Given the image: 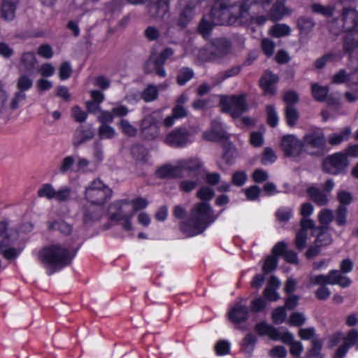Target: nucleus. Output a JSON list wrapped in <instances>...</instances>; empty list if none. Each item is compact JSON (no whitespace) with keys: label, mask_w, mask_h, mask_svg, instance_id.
Wrapping results in <instances>:
<instances>
[{"label":"nucleus","mask_w":358,"mask_h":358,"mask_svg":"<svg viewBox=\"0 0 358 358\" xmlns=\"http://www.w3.org/2000/svg\"><path fill=\"white\" fill-rule=\"evenodd\" d=\"M129 203L131 205L130 209L132 211L133 215H134L136 212L146 208L149 204L148 201L143 197H138L134 199H129Z\"/></svg>","instance_id":"49530a36"},{"label":"nucleus","mask_w":358,"mask_h":358,"mask_svg":"<svg viewBox=\"0 0 358 358\" xmlns=\"http://www.w3.org/2000/svg\"><path fill=\"white\" fill-rule=\"evenodd\" d=\"M351 280L346 275L338 270H331L328 275H314L309 278V287L321 285L315 292L317 298L320 300H327L331 295V292L326 285H338L341 287H348Z\"/></svg>","instance_id":"0eeeda50"},{"label":"nucleus","mask_w":358,"mask_h":358,"mask_svg":"<svg viewBox=\"0 0 358 358\" xmlns=\"http://www.w3.org/2000/svg\"><path fill=\"white\" fill-rule=\"evenodd\" d=\"M48 228L50 230H59L62 234L71 235L70 244L77 245L76 243L80 240L81 233L77 230L73 231L72 226L62 220H50L48 222ZM80 243L78 245L80 247Z\"/></svg>","instance_id":"f3484780"},{"label":"nucleus","mask_w":358,"mask_h":358,"mask_svg":"<svg viewBox=\"0 0 358 358\" xmlns=\"http://www.w3.org/2000/svg\"><path fill=\"white\" fill-rule=\"evenodd\" d=\"M78 245L53 243L43 248L38 254V260L46 269L48 275L68 266L77 252Z\"/></svg>","instance_id":"7ed1b4c3"},{"label":"nucleus","mask_w":358,"mask_h":358,"mask_svg":"<svg viewBox=\"0 0 358 358\" xmlns=\"http://www.w3.org/2000/svg\"><path fill=\"white\" fill-rule=\"evenodd\" d=\"M193 76L194 71L192 69L187 67L182 68L178 72L177 82L180 85H183L191 80Z\"/></svg>","instance_id":"603ef678"},{"label":"nucleus","mask_w":358,"mask_h":358,"mask_svg":"<svg viewBox=\"0 0 358 358\" xmlns=\"http://www.w3.org/2000/svg\"><path fill=\"white\" fill-rule=\"evenodd\" d=\"M115 134V129L107 124H101L99 128V136L101 138L111 139Z\"/></svg>","instance_id":"4d7b16f0"},{"label":"nucleus","mask_w":358,"mask_h":358,"mask_svg":"<svg viewBox=\"0 0 358 358\" xmlns=\"http://www.w3.org/2000/svg\"><path fill=\"white\" fill-rule=\"evenodd\" d=\"M277 264L278 257L274 255H269L265 259L262 269L265 273H268L275 269Z\"/></svg>","instance_id":"e2e57ef3"},{"label":"nucleus","mask_w":358,"mask_h":358,"mask_svg":"<svg viewBox=\"0 0 358 358\" xmlns=\"http://www.w3.org/2000/svg\"><path fill=\"white\" fill-rule=\"evenodd\" d=\"M255 329L260 336H267L271 340L287 343L292 338V334L285 327L275 328L266 322H261L255 325Z\"/></svg>","instance_id":"ddd939ff"},{"label":"nucleus","mask_w":358,"mask_h":358,"mask_svg":"<svg viewBox=\"0 0 358 358\" xmlns=\"http://www.w3.org/2000/svg\"><path fill=\"white\" fill-rule=\"evenodd\" d=\"M180 173L183 171H189L196 173L203 166V163L198 157L182 159L178 161Z\"/></svg>","instance_id":"bb28decb"},{"label":"nucleus","mask_w":358,"mask_h":358,"mask_svg":"<svg viewBox=\"0 0 358 358\" xmlns=\"http://www.w3.org/2000/svg\"><path fill=\"white\" fill-rule=\"evenodd\" d=\"M292 31L289 26L286 24H276L271 27L268 34L275 38H280L289 36Z\"/></svg>","instance_id":"c9c22d12"},{"label":"nucleus","mask_w":358,"mask_h":358,"mask_svg":"<svg viewBox=\"0 0 358 358\" xmlns=\"http://www.w3.org/2000/svg\"><path fill=\"white\" fill-rule=\"evenodd\" d=\"M353 197L350 192L345 190H340L337 193V200L340 206L350 205L352 201Z\"/></svg>","instance_id":"338daca9"},{"label":"nucleus","mask_w":358,"mask_h":358,"mask_svg":"<svg viewBox=\"0 0 358 358\" xmlns=\"http://www.w3.org/2000/svg\"><path fill=\"white\" fill-rule=\"evenodd\" d=\"M157 88L153 85H148V87L141 92V99H143L145 102H150L155 100L157 98Z\"/></svg>","instance_id":"8fccbe9b"},{"label":"nucleus","mask_w":358,"mask_h":358,"mask_svg":"<svg viewBox=\"0 0 358 358\" xmlns=\"http://www.w3.org/2000/svg\"><path fill=\"white\" fill-rule=\"evenodd\" d=\"M83 222L90 226L101 220L104 214L103 206L90 204L83 207Z\"/></svg>","instance_id":"6ab92c4d"},{"label":"nucleus","mask_w":358,"mask_h":358,"mask_svg":"<svg viewBox=\"0 0 358 358\" xmlns=\"http://www.w3.org/2000/svg\"><path fill=\"white\" fill-rule=\"evenodd\" d=\"M132 154L136 162L139 164L147 162L149 159V156L147 150L141 146H137L132 150Z\"/></svg>","instance_id":"de8ad7c7"},{"label":"nucleus","mask_w":358,"mask_h":358,"mask_svg":"<svg viewBox=\"0 0 358 358\" xmlns=\"http://www.w3.org/2000/svg\"><path fill=\"white\" fill-rule=\"evenodd\" d=\"M38 63L35 53L24 52L20 57V66L26 71H32Z\"/></svg>","instance_id":"c85d7f7f"},{"label":"nucleus","mask_w":358,"mask_h":358,"mask_svg":"<svg viewBox=\"0 0 358 358\" xmlns=\"http://www.w3.org/2000/svg\"><path fill=\"white\" fill-rule=\"evenodd\" d=\"M287 313L285 307H278L272 312V320L276 324H280L285 322Z\"/></svg>","instance_id":"6e6d98bb"},{"label":"nucleus","mask_w":358,"mask_h":358,"mask_svg":"<svg viewBox=\"0 0 358 358\" xmlns=\"http://www.w3.org/2000/svg\"><path fill=\"white\" fill-rule=\"evenodd\" d=\"M117 127L123 134L128 136H135L137 134V128L126 119H121L117 123Z\"/></svg>","instance_id":"a19ab883"},{"label":"nucleus","mask_w":358,"mask_h":358,"mask_svg":"<svg viewBox=\"0 0 358 358\" xmlns=\"http://www.w3.org/2000/svg\"><path fill=\"white\" fill-rule=\"evenodd\" d=\"M27 95L26 93L22 91L15 92L9 103V106L12 110H16L20 107L26 101Z\"/></svg>","instance_id":"79ce46f5"},{"label":"nucleus","mask_w":358,"mask_h":358,"mask_svg":"<svg viewBox=\"0 0 358 358\" xmlns=\"http://www.w3.org/2000/svg\"><path fill=\"white\" fill-rule=\"evenodd\" d=\"M278 80V77L271 72L266 71L260 80V85L267 94H274L276 89L275 85Z\"/></svg>","instance_id":"b1692460"},{"label":"nucleus","mask_w":358,"mask_h":358,"mask_svg":"<svg viewBox=\"0 0 358 358\" xmlns=\"http://www.w3.org/2000/svg\"><path fill=\"white\" fill-rule=\"evenodd\" d=\"M249 310L245 299H241L229 309V319L234 324H240L248 318Z\"/></svg>","instance_id":"a211bd4d"},{"label":"nucleus","mask_w":358,"mask_h":358,"mask_svg":"<svg viewBox=\"0 0 358 358\" xmlns=\"http://www.w3.org/2000/svg\"><path fill=\"white\" fill-rule=\"evenodd\" d=\"M156 174L158 177L162 178L179 177L181 176L178 163L176 166L167 164L158 169Z\"/></svg>","instance_id":"2f4dec72"},{"label":"nucleus","mask_w":358,"mask_h":358,"mask_svg":"<svg viewBox=\"0 0 358 358\" xmlns=\"http://www.w3.org/2000/svg\"><path fill=\"white\" fill-rule=\"evenodd\" d=\"M19 0H2L1 16L6 21H12L15 17Z\"/></svg>","instance_id":"a878e982"},{"label":"nucleus","mask_w":358,"mask_h":358,"mask_svg":"<svg viewBox=\"0 0 358 358\" xmlns=\"http://www.w3.org/2000/svg\"><path fill=\"white\" fill-rule=\"evenodd\" d=\"M285 1L276 0L268 11L272 0H216L210 14L203 16L199 31L206 38L215 25H263L268 19L280 20L291 14Z\"/></svg>","instance_id":"f257e3e1"},{"label":"nucleus","mask_w":358,"mask_h":358,"mask_svg":"<svg viewBox=\"0 0 358 358\" xmlns=\"http://www.w3.org/2000/svg\"><path fill=\"white\" fill-rule=\"evenodd\" d=\"M84 196L91 204L104 206L111 199L113 191L102 180L96 179L85 187Z\"/></svg>","instance_id":"6e6552de"},{"label":"nucleus","mask_w":358,"mask_h":358,"mask_svg":"<svg viewBox=\"0 0 358 358\" xmlns=\"http://www.w3.org/2000/svg\"><path fill=\"white\" fill-rule=\"evenodd\" d=\"M162 65L163 64L158 65L157 62L154 60V55H152L148 60L145 62L144 69L147 73L155 71L157 76L164 78L166 76V73Z\"/></svg>","instance_id":"72a5a7b5"},{"label":"nucleus","mask_w":358,"mask_h":358,"mask_svg":"<svg viewBox=\"0 0 358 358\" xmlns=\"http://www.w3.org/2000/svg\"><path fill=\"white\" fill-rule=\"evenodd\" d=\"M228 52V49L226 47L220 49L215 50V47L210 45L208 48H203L199 50L198 54V58L203 61H211L217 58L222 57L225 55Z\"/></svg>","instance_id":"4be33fe9"},{"label":"nucleus","mask_w":358,"mask_h":358,"mask_svg":"<svg viewBox=\"0 0 358 358\" xmlns=\"http://www.w3.org/2000/svg\"><path fill=\"white\" fill-rule=\"evenodd\" d=\"M313 232L317 233V238L315 239V244L317 246H324L330 244L332 241L331 234L328 231V229L315 227L313 229Z\"/></svg>","instance_id":"c756f323"},{"label":"nucleus","mask_w":358,"mask_h":358,"mask_svg":"<svg viewBox=\"0 0 358 358\" xmlns=\"http://www.w3.org/2000/svg\"><path fill=\"white\" fill-rule=\"evenodd\" d=\"M8 92L6 89L3 83L0 80V115L4 113L7 108Z\"/></svg>","instance_id":"5fc2aeb1"},{"label":"nucleus","mask_w":358,"mask_h":358,"mask_svg":"<svg viewBox=\"0 0 358 358\" xmlns=\"http://www.w3.org/2000/svg\"><path fill=\"white\" fill-rule=\"evenodd\" d=\"M350 164L344 152H338L327 156L323 161V169L325 172L337 176L346 173Z\"/></svg>","instance_id":"f8f14e48"},{"label":"nucleus","mask_w":358,"mask_h":358,"mask_svg":"<svg viewBox=\"0 0 358 358\" xmlns=\"http://www.w3.org/2000/svg\"><path fill=\"white\" fill-rule=\"evenodd\" d=\"M75 162V159L72 156L65 157L60 162L59 166V171L60 173L64 174L67 173L72 168Z\"/></svg>","instance_id":"774afa93"},{"label":"nucleus","mask_w":358,"mask_h":358,"mask_svg":"<svg viewBox=\"0 0 358 358\" xmlns=\"http://www.w3.org/2000/svg\"><path fill=\"white\" fill-rule=\"evenodd\" d=\"M297 26L301 35L308 34L314 27L315 22L310 17H301L297 21Z\"/></svg>","instance_id":"4c0bfd02"},{"label":"nucleus","mask_w":358,"mask_h":358,"mask_svg":"<svg viewBox=\"0 0 358 358\" xmlns=\"http://www.w3.org/2000/svg\"><path fill=\"white\" fill-rule=\"evenodd\" d=\"M214 99H219L221 110L224 113H229L234 118L240 117L247 110L245 96H214Z\"/></svg>","instance_id":"9d476101"},{"label":"nucleus","mask_w":358,"mask_h":358,"mask_svg":"<svg viewBox=\"0 0 358 358\" xmlns=\"http://www.w3.org/2000/svg\"><path fill=\"white\" fill-rule=\"evenodd\" d=\"M311 349L308 352V357L313 358H322L321 350L322 342L318 338H314L311 342Z\"/></svg>","instance_id":"09e8293b"},{"label":"nucleus","mask_w":358,"mask_h":358,"mask_svg":"<svg viewBox=\"0 0 358 358\" xmlns=\"http://www.w3.org/2000/svg\"><path fill=\"white\" fill-rule=\"evenodd\" d=\"M222 136V124L218 120L212 122L209 131L203 133V138L208 141H217Z\"/></svg>","instance_id":"7c9ffc66"},{"label":"nucleus","mask_w":358,"mask_h":358,"mask_svg":"<svg viewBox=\"0 0 358 358\" xmlns=\"http://www.w3.org/2000/svg\"><path fill=\"white\" fill-rule=\"evenodd\" d=\"M356 0H340L333 5L324 6L319 3L312 6L315 13L329 17L341 13V18L329 22L330 31L338 34L344 31L343 49L347 53H352L358 48V11L355 8Z\"/></svg>","instance_id":"f03ea898"},{"label":"nucleus","mask_w":358,"mask_h":358,"mask_svg":"<svg viewBox=\"0 0 358 358\" xmlns=\"http://www.w3.org/2000/svg\"><path fill=\"white\" fill-rule=\"evenodd\" d=\"M307 193L309 197L318 206H325L329 203L328 195L317 187H310Z\"/></svg>","instance_id":"cd10ccee"},{"label":"nucleus","mask_w":358,"mask_h":358,"mask_svg":"<svg viewBox=\"0 0 358 358\" xmlns=\"http://www.w3.org/2000/svg\"><path fill=\"white\" fill-rule=\"evenodd\" d=\"M326 146L324 134L320 129H316L305 134L303 147L311 155H321Z\"/></svg>","instance_id":"9b49d317"},{"label":"nucleus","mask_w":358,"mask_h":358,"mask_svg":"<svg viewBox=\"0 0 358 358\" xmlns=\"http://www.w3.org/2000/svg\"><path fill=\"white\" fill-rule=\"evenodd\" d=\"M162 117V110L152 112L145 116L141 123V132L146 139L155 138L159 134V124Z\"/></svg>","instance_id":"4468645a"},{"label":"nucleus","mask_w":358,"mask_h":358,"mask_svg":"<svg viewBox=\"0 0 358 358\" xmlns=\"http://www.w3.org/2000/svg\"><path fill=\"white\" fill-rule=\"evenodd\" d=\"M329 92L327 87L321 86L317 83L312 85V94L314 99L318 101H324Z\"/></svg>","instance_id":"c03bdc74"},{"label":"nucleus","mask_w":358,"mask_h":358,"mask_svg":"<svg viewBox=\"0 0 358 358\" xmlns=\"http://www.w3.org/2000/svg\"><path fill=\"white\" fill-rule=\"evenodd\" d=\"M55 193V188L50 183L43 184L38 189V196L41 198H45L48 200H53Z\"/></svg>","instance_id":"37998d69"},{"label":"nucleus","mask_w":358,"mask_h":358,"mask_svg":"<svg viewBox=\"0 0 358 358\" xmlns=\"http://www.w3.org/2000/svg\"><path fill=\"white\" fill-rule=\"evenodd\" d=\"M277 159L275 152L270 148L264 149L261 162L263 165L267 166L273 164Z\"/></svg>","instance_id":"bf43d9fd"},{"label":"nucleus","mask_w":358,"mask_h":358,"mask_svg":"<svg viewBox=\"0 0 358 358\" xmlns=\"http://www.w3.org/2000/svg\"><path fill=\"white\" fill-rule=\"evenodd\" d=\"M277 219L281 222H287L292 217L293 211L291 208L281 207L276 211Z\"/></svg>","instance_id":"680f3d73"},{"label":"nucleus","mask_w":358,"mask_h":358,"mask_svg":"<svg viewBox=\"0 0 358 358\" xmlns=\"http://www.w3.org/2000/svg\"><path fill=\"white\" fill-rule=\"evenodd\" d=\"M280 286V281L275 276L271 277L264 290V296L270 301H276L280 299L277 289Z\"/></svg>","instance_id":"5701e85b"},{"label":"nucleus","mask_w":358,"mask_h":358,"mask_svg":"<svg viewBox=\"0 0 358 358\" xmlns=\"http://www.w3.org/2000/svg\"><path fill=\"white\" fill-rule=\"evenodd\" d=\"M199 3V0H190L187 2L178 20V23L180 26L185 27L190 20H192L195 15V9Z\"/></svg>","instance_id":"393cba45"},{"label":"nucleus","mask_w":358,"mask_h":358,"mask_svg":"<svg viewBox=\"0 0 358 358\" xmlns=\"http://www.w3.org/2000/svg\"><path fill=\"white\" fill-rule=\"evenodd\" d=\"M351 134V129L345 127L340 133L333 134L328 136V141L331 145H340L342 142L347 141Z\"/></svg>","instance_id":"f704fd0d"},{"label":"nucleus","mask_w":358,"mask_h":358,"mask_svg":"<svg viewBox=\"0 0 358 358\" xmlns=\"http://www.w3.org/2000/svg\"><path fill=\"white\" fill-rule=\"evenodd\" d=\"M24 247V241L18 231L0 222V255L7 260H13L20 255Z\"/></svg>","instance_id":"39448f33"},{"label":"nucleus","mask_w":358,"mask_h":358,"mask_svg":"<svg viewBox=\"0 0 358 358\" xmlns=\"http://www.w3.org/2000/svg\"><path fill=\"white\" fill-rule=\"evenodd\" d=\"M94 136V130L92 126L80 125L73 134L72 143L75 147H79Z\"/></svg>","instance_id":"aec40b11"},{"label":"nucleus","mask_w":358,"mask_h":358,"mask_svg":"<svg viewBox=\"0 0 358 358\" xmlns=\"http://www.w3.org/2000/svg\"><path fill=\"white\" fill-rule=\"evenodd\" d=\"M336 58L340 59L341 58V55L340 54L337 55V53L335 52L327 53L323 57L317 59L315 61V66L317 69H322L325 66L327 62L335 60Z\"/></svg>","instance_id":"864d4df0"},{"label":"nucleus","mask_w":358,"mask_h":358,"mask_svg":"<svg viewBox=\"0 0 358 358\" xmlns=\"http://www.w3.org/2000/svg\"><path fill=\"white\" fill-rule=\"evenodd\" d=\"M285 118L287 124L290 127L296 123L299 119V113L294 106L287 105L285 109Z\"/></svg>","instance_id":"3c124183"},{"label":"nucleus","mask_w":358,"mask_h":358,"mask_svg":"<svg viewBox=\"0 0 358 358\" xmlns=\"http://www.w3.org/2000/svg\"><path fill=\"white\" fill-rule=\"evenodd\" d=\"M348 209L345 206H339L336 210L335 220L338 226H344L347 222Z\"/></svg>","instance_id":"052dcab7"},{"label":"nucleus","mask_w":358,"mask_h":358,"mask_svg":"<svg viewBox=\"0 0 358 358\" xmlns=\"http://www.w3.org/2000/svg\"><path fill=\"white\" fill-rule=\"evenodd\" d=\"M33 86V80L27 75L23 73L20 75L16 80V87L17 91L26 92Z\"/></svg>","instance_id":"58836bf2"},{"label":"nucleus","mask_w":358,"mask_h":358,"mask_svg":"<svg viewBox=\"0 0 358 358\" xmlns=\"http://www.w3.org/2000/svg\"><path fill=\"white\" fill-rule=\"evenodd\" d=\"M237 155L238 151L234 145L228 143L224 145L222 159L227 164H232Z\"/></svg>","instance_id":"a18cd8bd"},{"label":"nucleus","mask_w":358,"mask_h":358,"mask_svg":"<svg viewBox=\"0 0 358 358\" xmlns=\"http://www.w3.org/2000/svg\"><path fill=\"white\" fill-rule=\"evenodd\" d=\"M266 115L268 124L272 127L277 126L279 122V117L273 106H268L266 107Z\"/></svg>","instance_id":"13d9d810"},{"label":"nucleus","mask_w":358,"mask_h":358,"mask_svg":"<svg viewBox=\"0 0 358 358\" xmlns=\"http://www.w3.org/2000/svg\"><path fill=\"white\" fill-rule=\"evenodd\" d=\"M257 338L254 334L249 333L243 339L241 343V350L250 356L254 351Z\"/></svg>","instance_id":"473e14b6"},{"label":"nucleus","mask_w":358,"mask_h":358,"mask_svg":"<svg viewBox=\"0 0 358 358\" xmlns=\"http://www.w3.org/2000/svg\"><path fill=\"white\" fill-rule=\"evenodd\" d=\"M334 212L329 208H322L317 215V219L320 224L322 225L321 228L328 229L329 224L334 219Z\"/></svg>","instance_id":"e433bc0d"},{"label":"nucleus","mask_w":358,"mask_h":358,"mask_svg":"<svg viewBox=\"0 0 358 358\" xmlns=\"http://www.w3.org/2000/svg\"><path fill=\"white\" fill-rule=\"evenodd\" d=\"M301 229L296 236V247L302 250L304 248L307 240L308 231L314 228L315 222L311 219H304L301 220Z\"/></svg>","instance_id":"412c9836"},{"label":"nucleus","mask_w":358,"mask_h":358,"mask_svg":"<svg viewBox=\"0 0 358 358\" xmlns=\"http://www.w3.org/2000/svg\"><path fill=\"white\" fill-rule=\"evenodd\" d=\"M343 343L337 349L334 358H343L350 347L355 345L358 350V331L352 329L345 336H343L341 332H337L329 338L327 347L332 348L339 344Z\"/></svg>","instance_id":"1a4fd4ad"},{"label":"nucleus","mask_w":358,"mask_h":358,"mask_svg":"<svg viewBox=\"0 0 358 358\" xmlns=\"http://www.w3.org/2000/svg\"><path fill=\"white\" fill-rule=\"evenodd\" d=\"M197 196L202 200L201 202H207L214 196V191L208 187H203L197 192Z\"/></svg>","instance_id":"69168bd1"},{"label":"nucleus","mask_w":358,"mask_h":358,"mask_svg":"<svg viewBox=\"0 0 358 358\" xmlns=\"http://www.w3.org/2000/svg\"><path fill=\"white\" fill-rule=\"evenodd\" d=\"M215 348L217 355L220 356L226 355L230 352L231 343L227 340H220L217 342Z\"/></svg>","instance_id":"0e129e2a"},{"label":"nucleus","mask_w":358,"mask_h":358,"mask_svg":"<svg viewBox=\"0 0 358 358\" xmlns=\"http://www.w3.org/2000/svg\"><path fill=\"white\" fill-rule=\"evenodd\" d=\"M130 208L129 199H121L110 203L106 211L108 219L119 223L122 230L127 235H132L134 230L132 222L134 215Z\"/></svg>","instance_id":"423d86ee"},{"label":"nucleus","mask_w":358,"mask_h":358,"mask_svg":"<svg viewBox=\"0 0 358 358\" xmlns=\"http://www.w3.org/2000/svg\"><path fill=\"white\" fill-rule=\"evenodd\" d=\"M71 188L68 186H62L58 189H55V193L53 200L59 202H66L71 199Z\"/></svg>","instance_id":"ea45409f"},{"label":"nucleus","mask_w":358,"mask_h":358,"mask_svg":"<svg viewBox=\"0 0 358 358\" xmlns=\"http://www.w3.org/2000/svg\"><path fill=\"white\" fill-rule=\"evenodd\" d=\"M193 141L192 134L185 127L173 130L165 138V143L172 147H185Z\"/></svg>","instance_id":"2eb2a0df"},{"label":"nucleus","mask_w":358,"mask_h":358,"mask_svg":"<svg viewBox=\"0 0 358 358\" xmlns=\"http://www.w3.org/2000/svg\"><path fill=\"white\" fill-rule=\"evenodd\" d=\"M280 147L286 156L293 158L300 156L303 148V141L292 134L282 138Z\"/></svg>","instance_id":"dca6fc26"},{"label":"nucleus","mask_w":358,"mask_h":358,"mask_svg":"<svg viewBox=\"0 0 358 358\" xmlns=\"http://www.w3.org/2000/svg\"><path fill=\"white\" fill-rule=\"evenodd\" d=\"M217 217L207 202L196 203L193 206L189 218L181 226V230L187 236H197L203 233Z\"/></svg>","instance_id":"20e7f679"}]
</instances>
